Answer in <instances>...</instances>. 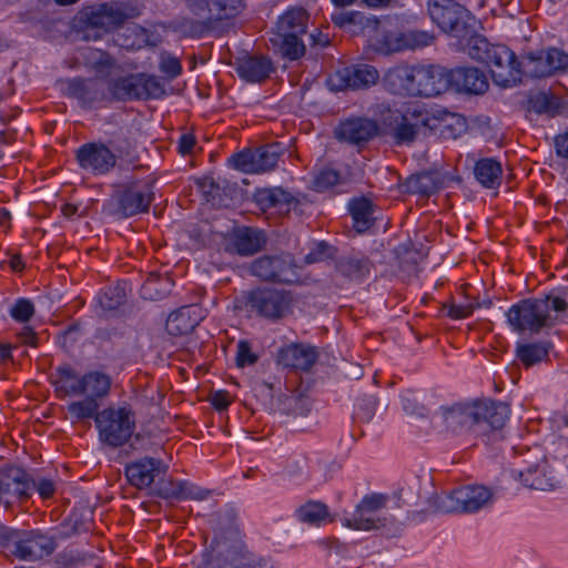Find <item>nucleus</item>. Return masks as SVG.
Wrapping results in <instances>:
<instances>
[{
  "instance_id": "obj_18",
  "label": "nucleus",
  "mask_w": 568,
  "mask_h": 568,
  "mask_svg": "<svg viewBox=\"0 0 568 568\" xmlns=\"http://www.w3.org/2000/svg\"><path fill=\"white\" fill-rule=\"evenodd\" d=\"M33 477L20 466L0 469V505L10 508L13 501L24 503L32 496Z\"/></svg>"
},
{
  "instance_id": "obj_44",
  "label": "nucleus",
  "mask_w": 568,
  "mask_h": 568,
  "mask_svg": "<svg viewBox=\"0 0 568 568\" xmlns=\"http://www.w3.org/2000/svg\"><path fill=\"white\" fill-rule=\"evenodd\" d=\"M402 189L408 194L429 196L436 192V185L432 175L427 173L412 174L402 184Z\"/></svg>"
},
{
  "instance_id": "obj_12",
  "label": "nucleus",
  "mask_w": 568,
  "mask_h": 568,
  "mask_svg": "<svg viewBox=\"0 0 568 568\" xmlns=\"http://www.w3.org/2000/svg\"><path fill=\"white\" fill-rule=\"evenodd\" d=\"M493 498V491L483 485H466L444 493L437 499L443 513L471 514L485 507Z\"/></svg>"
},
{
  "instance_id": "obj_37",
  "label": "nucleus",
  "mask_w": 568,
  "mask_h": 568,
  "mask_svg": "<svg viewBox=\"0 0 568 568\" xmlns=\"http://www.w3.org/2000/svg\"><path fill=\"white\" fill-rule=\"evenodd\" d=\"M92 520L84 514L79 511H71L61 524L55 528V532L52 534L59 540H65L73 536L87 534L92 529Z\"/></svg>"
},
{
  "instance_id": "obj_53",
  "label": "nucleus",
  "mask_w": 568,
  "mask_h": 568,
  "mask_svg": "<svg viewBox=\"0 0 568 568\" xmlns=\"http://www.w3.org/2000/svg\"><path fill=\"white\" fill-rule=\"evenodd\" d=\"M236 366L240 368H244L246 366H252L257 363L258 355L253 352L252 345L246 339H241L237 343L236 347Z\"/></svg>"
},
{
  "instance_id": "obj_42",
  "label": "nucleus",
  "mask_w": 568,
  "mask_h": 568,
  "mask_svg": "<svg viewBox=\"0 0 568 568\" xmlns=\"http://www.w3.org/2000/svg\"><path fill=\"white\" fill-rule=\"evenodd\" d=\"M540 298L541 302L546 304L544 313L548 317V327H552L559 315L566 313L568 310V290H561L557 293L551 292Z\"/></svg>"
},
{
  "instance_id": "obj_64",
  "label": "nucleus",
  "mask_w": 568,
  "mask_h": 568,
  "mask_svg": "<svg viewBox=\"0 0 568 568\" xmlns=\"http://www.w3.org/2000/svg\"><path fill=\"white\" fill-rule=\"evenodd\" d=\"M554 143L557 155L568 160V131L556 135Z\"/></svg>"
},
{
  "instance_id": "obj_27",
  "label": "nucleus",
  "mask_w": 568,
  "mask_h": 568,
  "mask_svg": "<svg viewBox=\"0 0 568 568\" xmlns=\"http://www.w3.org/2000/svg\"><path fill=\"white\" fill-rule=\"evenodd\" d=\"M377 131V125L372 120L362 118L349 119L338 125L336 136L341 141L361 145L373 139Z\"/></svg>"
},
{
  "instance_id": "obj_16",
  "label": "nucleus",
  "mask_w": 568,
  "mask_h": 568,
  "mask_svg": "<svg viewBox=\"0 0 568 568\" xmlns=\"http://www.w3.org/2000/svg\"><path fill=\"white\" fill-rule=\"evenodd\" d=\"M545 310L546 304L541 302L540 297L525 298L511 305L506 316L514 331L538 334L542 328L548 327Z\"/></svg>"
},
{
  "instance_id": "obj_8",
  "label": "nucleus",
  "mask_w": 568,
  "mask_h": 568,
  "mask_svg": "<svg viewBox=\"0 0 568 568\" xmlns=\"http://www.w3.org/2000/svg\"><path fill=\"white\" fill-rule=\"evenodd\" d=\"M128 19L121 4L101 3L81 10L73 27L78 39L97 41L104 33L122 27Z\"/></svg>"
},
{
  "instance_id": "obj_11",
  "label": "nucleus",
  "mask_w": 568,
  "mask_h": 568,
  "mask_svg": "<svg viewBox=\"0 0 568 568\" xmlns=\"http://www.w3.org/2000/svg\"><path fill=\"white\" fill-rule=\"evenodd\" d=\"M108 89L116 101H148L160 99L164 88L158 78L144 72L129 73L111 79Z\"/></svg>"
},
{
  "instance_id": "obj_28",
  "label": "nucleus",
  "mask_w": 568,
  "mask_h": 568,
  "mask_svg": "<svg viewBox=\"0 0 568 568\" xmlns=\"http://www.w3.org/2000/svg\"><path fill=\"white\" fill-rule=\"evenodd\" d=\"M94 301L98 315L113 314L126 302V282H116L102 287Z\"/></svg>"
},
{
  "instance_id": "obj_14",
  "label": "nucleus",
  "mask_w": 568,
  "mask_h": 568,
  "mask_svg": "<svg viewBox=\"0 0 568 568\" xmlns=\"http://www.w3.org/2000/svg\"><path fill=\"white\" fill-rule=\"evenodd\" d=\"M250 272L264 282L293 284L300 278L298 267L290 253L257 257L251 263Z\"/></svg>"
},
{
  "instance_id": "obj_57",
  "label": "nucleus",
  "mask_w": 568,
  "mask_h": 568,
  "mask_svg": "<svg viewBox=\"0 0 568 568\" xmlns=\"http://www.w3.org/2000/svg\"><path fill=\"white\" fill-rule=\"evenodd\" d=\"M34 490L43 500L50 499L55 493V483L49 478H33L32 493Z\"/></svg>"
},
{
  "instance_id": "obj_32",
  "label": "nucleus",
  "mask_w": 568,
  "mask_h": 568,
  "mask_svg": "<svg viewBox=\"0 0 568 568\" xmlns=\"http://www.w3.org/2000/svg\"><path fill=\"white\" fill-rule=\"evenodd\" d=\"M413 82V65L398 64L386 71L383 77V87L386 91L397 95H410Z\"/></svg>"
},
{
  "instance_id": "obj_50",
  "label": "nucleus",
  "mask_w": 568,
  "mask_h": 568,
  "mask_svg": "<svg viewBox=\"0 0 568 568\" xmlns=\"http://www.w3.org/2000/svg\"><path fill=\"white\" fill-rule=\"evenodd\" d=\"M400 404L404 412L412 416L426 417L428 415L427 407L422 404L412 390H406L400 396Z\"/></svg>"
},
{
  "instance_id": "obj_52",
  "label": "nucleus",
  "mask_w": 568,
  "mask_h": 568,
  "mask_svg": "<svg viewBox=\"0 0 568 568\" xmlns=\"http://www.w3.org/2000/svg\"><path fill=\"white\" fill-rule=\"evenodd\" d=\"M179 481V500L192 499V500H204L209 498L211 491L204 489L197 485H194L187 480Z\"/></svg>"
},
{
  "instance_id": "obj_20",
  "label": "nucleus",
  "mask_w": 568,
  "mask_h": 568,
  "mask_svg": "<svg viewBox=\"0 0 568 568\" xmlns=\"http://www.w3.org/2000/svg\"><path fill=\"white\" fill-rule=\"evenodd\" d=\"M432 20L446 33L462 37L467 30L469 11L454 0H429Z\"/></svg>"
},
{
  "instance_id": "obj_21",
  "label": "nucleus",
  "mask_w": 568,
  "mask_h": 568,
  "mask_svg": "<svg viewBox=\"0 0 568 568\" xmlns=\"http://www.w3.org/2000/svg\"><path fill=\"white\" fill-rule=\"evenodd\" d=\"M113 200L116 213L122 217H131L149 212L153 197L142 191L136 182H130L118 186Z\"/></svg>"
},
{
  "instance_id": "obj_1",
  "label": "nucleus",
  "mask_w": 568,
  "mask_h": 568,
  "mask_svg": "<svg viewBox=\"0 0 568 568\" xmlns=\"http://www.w3.org/2000/svg\"><path fill=\"white\" fill-rule=\"evenodd\" d=\"M471 59L487 65L493 81L503 88H510L521 81L524 74L546 78L568 68V53L557 48L529 53L521 63L515 53L504 44H493L486 38L475 37L469 43Z\"/></svg>"
},
{
  "instance_id": "obj_15",
  "label": "nucleus",
  "mask_w": 568,
  "mask_h": 568,
  "mask_svg": "<svg viewBox=\"0 0 568 568\" xmlns=\"http://www.w3.org/2000/svg\"><path fill=\"white\" fill-rule=\"evenodd\" d=\"M282 154L280 143H270L234 153L229 159V163L243 173L260 174L274 170Z\"/></svg>"
},
{
  "instance_id": "obj_41",
  "label": "nucleus",
  "mask_w": 568,
  "mask_h": 568,
  "mask_svg": "<svg viewBox=\"0 0 568 568\" xmlns=\"http://www.w3.org/2000/svg\"><path fill=\"white\" fill-rule=\"evenodd\" d=\"M191 307H182L171 313L166 320L165 329L170 335L182 336L191 333L197 321L191 317Z\"/></svg>"
},
{
  "instance_id": "obj_17",
  "label": "nucleus",
  "mask_w": 568,
  "mask_h": 568,
  "mask_svg": "<svg viewBox=\"0 0 568 568\" xmlns=\"http://www.w3.org/2000/svg\"><path fill=\"white\" fill-rule=\"evenodd\" d=\"M58 87L63 97L77 100L82 109H97L106 101L105 89L95 78L60 79Z\"/></svg>"
},
{
  "instance_id": "obj_35",
  "label": "nucleus",
  "mask_w": 568,
  "mask_h": 568,
  "mask_svg": "<svg viewBox=\"0 0 568 568\" xmlns=\"http://www.w3.org/2000/svg\"><path fill=\"white\" fill-rule=\"evenodd\" d=\"M476 181L485 189H497L501 184L503 165L495 158H481L474 165Z\"/></svg>"
},
{
  "instance_id": "obj_5",
  "label": "nucleus",
  "mask_w": 568,
  "mask_h": 568,
  "mask_svg": "<svg viewBox=\"0 0 568 568\" xmlns=\"http://www.w3.org/2000/svg\"><path fill=\"white\" fill-rule=\"evenodd\" d=\"M50 379L59 398L84 396L101 403L109 396L112 387V377L109 374L89 371L79 375L69 363L59 365Z\"/></svg>"
},
{
  "instance_id": "obj_40",
  "label": "nucleus",
  "mask_w": 568,
  "mask_h": 568,
  "mask_svg": "<svg viewBox=\"0 0 568 568\" xmlns=\"http://www.w3.org/2000/svg\"><path fill=\"white\" fill-rule=\"evenodd\" d=\"M308 14L303 8L288 9L277 21L278 33L298 34L306 32Z\"/></svg>"
},
{
  "instance_id": "obj_2",
  "label": "nucleus",
  "mask_w": 568,
  "mask_h": 568,
  "mask_svg": "<svg viewBox=\"0 0 568 568\" xmlns=\"http://www.w3.org/2000/svg\"><path fill=\"white\" fill-rule=\"evenodd\" d=\"M443 420L452 432H471L487 435L501 429L510 415V406L493 399H475L439 407Z\"/></svg>"
},
{
  "instance_id": "obj_22",
  "label": "nucleus",
  "mask_w": 568,
  "mask_h": 568,
  "mask_svg": "<svg viewBox=\"0 0 568 568\" xmlns=\"http://www.w3.org/2000/svg\"><path fill=\"white\" fill-rule=\"evenodd\" d=\"M317 359V347L302 342L283 345L276 354L278 365L295 372H310Z\"/></svg>"
},
{
  "instance_id": "obj_47",
  "label": "nucleus",
  "mask_w": 568,
  "mask_h": 568,
  "mask_svg": "<svg viewBox=\"0 0 568 568\" xmlns=\"http://www.w3.org/2000/svg\"><path fill=\"white\" fill-rule=\"evenodd\" d=\"M410 49L407 33L387 32L383 36L379 50L384 53L399 52Z\"/></svg>"
},
{
  "instance_id": "obj_54",
  "label": "nucleus",
  "mask_w": 568,
  "mask_h": 568,
  "mask_svg": "<svg viewBox=\"0 0 568 568\" xmlns=\"http://www.w3.org/2000/svg\"><path fill=\"white\" fill-rule=\"evenodd\" d=\"M363 14L358 11H339L332 14V22L339 28L361 24Z\"/></svg>"
},
{
  "instance_id": "obj_7",
  "label": "nucleus",
  "mask_w": 568,
  "mask_h": 568,
  "mask_svg": "<svg viewBox=\"0 0 568 568\" xmlns=\"http://www.w3.org/2000/svg\"><path fill=\"white\" fill-rule=\"evenodd\" d=\"M189 12L201 20H185L191 36L201 38L222 21L237 17L245 7L244 0H184Z\"/></svg>"
},
{
  "instance_id": "obj_3",
  "label": "nucleus",
  "mask_w": 568,
  "mask_h": 568,
  "mask_svg": "<svg viewBox=\"0 0 568 568\" xmlns=\"http://www.w3.org/2000/svg\"><path fill=\"white\" fill-rule=\"evenodd\" d=\"M133 151L134 144L120 128L108 143L93 141L80 145L74 152V159L82 170L95 176L106 175L116 166L119 159L131 158Z\"/></svg>"
},
{
  "instance_id": "obj_34",
  "label": "nucleus",
  "mask_w": 568,
  "mask_h": 568,
  "mask_svg": "<svg viewBox=\"0 0 568 568\" xmlns=\"http://www.w3.org/2000/svg\"><path fill=\"white\" fill-rule=\"evenodd\" d=\"M547 464H537L530 466L525 470H513V477L518 478L521 484L530 489L550 490L554 489L556 484L552 476L547 474Z\"/></svg>"
},
{
  "instance_id": "obj_60",
  "label": "nucleus",
  "mask_w": 568,
  "mask_h": 568,
  "mask_svg": "<svg viewBox=\"0 0 568 568\" xmlns=\"http://www.w3.org/2000/svg\"><path fill=\"white\" fill-rule=\"evenodd\" d=\"M82 559L83 557L80 552L68 548L57 555V562L63 567L72 566Z\"/></svg>"
},
{
  "instance_id": "obj_23",
  "label": "nucleus",
  "mask_w": 568,
  "mask_h": 568,
  "mask_svg": "<svg viewBox=\"0 0 568 568\" xmlns=\"http://www.w3.org/2000/svg\"><path fill=\"white\" fill-rule=\"evenodd\" d=\"M447 90L459 93L483 94L488 88V79L484 71L474 67H460L445 70Z\"/></svg>"
},
{
  "instance_id": "obj_45",
  "label": "nucleus",
  "mask_w": 568,
  "mask_h": 568,
  "mask_svg": "<svg viewBox=\"0 0 568 568\" xmlns=\"http://www.w3.org/2000/svg\"><path fill=\"white\" fill-rule=\"evenodd\" d=\"M282 38L280 50L284 58L297 60L305 53V44L298 34L278 33Z\"/></svg>"
},
{
  "instance_id": "obj_43",
  "label": "nucleus",
  "mask_w": 568,
  "mask_h": 568,
  "mask_svg": "<svg viewBox=\"0 0 568 568\" xmlns=\"http://www.w3.org/2000/svg\"><path fill=\"white\" fill-rule=\"evenodd\" d=\"M100 406L101 403L97 402L91 397H84L79 400H74L67 406V410L71 418L80 422L94 419L97 424V418L100 416Z\"/></svg>"
},
{
  "instance_id": "obj_55",
  "label": "nucleus",
  "mask_w": 568,
  "mask_h": 568,
  "mask_svg": "<svg viewBox=\"0 0 568 568\" xmlns=\"http://www.w3.org/2000/svg\"><path fill=\"white\" fill-rule=\"evenodd\" d=\"M233 568H272L270 561L254 554L242 555L233 565Z\"/></svg>"
},
{
  "instance_id": "obj_36",
  "label": "nucleus",
  "mask_w": 568,
  "mask_h": 568,
  "mask_svg": "<svg viewBox=\"0 0 568 568\" xmlns=\"http://www.w3.org/2000/svg\"><path fill=\"white\" fill-rule=\"evenodd\" d=\"M264 244V233L251 227L236 231L232 237L234 251L243 256L255 254L262 250Z\"/></svg>"
},
{
  "instance_id": "obj_30",
  "label": "nucleus",
  "mask_w": 568,
  "mask_h": 568,
  "mask_svg": "<svg viewBox=\"0 0 568 568\" xmlns=\"http://www.w3.org/2000/svg\"><path fill=\"white\" fill-rule=\"evenodd\" d=\"M374 264L361 252H353L339 258L336 264L337 272L351 281L362 282L371 273Z\"/></svg>"
},
{
  "instance_id": "obj_39",
  "label": "nucleus",
  "mask_w": 568,
  "mask_h": 568,
  "mask_svg": "<svg viewBox=\"0 0 568 568\" xmlns=\"http://www.w3.org/2000/svg\"><path fill=\"white\" fill-rule=\"evenodd\" d=\"M349 213L353 219L354 229L364 233L374 224L373 203L366 197L354 199L349 202Z\"/></svg>"
},
{
  "instance_id": "obj_10",
  "label": "nucleus",
  "mask_w": 568,
  "mask_h": 568,
  "mask_svg": "<svg viewBox=\"0 0 568 568\" xmlns=\"http://www.w3.org/2000/svg\"><path fill=\"white\" fill-rule=\"evenodd\" d=\"M291 292L272 287H256L243 295V304L250 313L277 322L292 312Z\"/></svg>"
},
{
  "instance_id": "obj_46",
  "label": "nucleus",
  "mask_w": 568,
  "mask_h": 568,
  "mask_svg": "<svg viewBox=\"0 0 568 568\" xmlns=\"http://www.w3.org/2000/svg\"><path fill=\"white\" fill-rule=\"evenodd\" d=\"M166 282V278H162L160 275L151 274L141 287L142 297L150 301L161 300L166 294L164 286Z\"/></svg>"
},
{
  "instance_id": "obj_62",
  "label": "nucleus",
  "mask_w": 568,
  "mask_h": 568,
  "mask_svg": "<svg viewBox=\"0 0 568 568\" xmlns=\"http://www.w3.org/2000/svg\"><path fill=\"white\" fill-rule=\"evenodd\" d=\"M465 130V121L462 119H457L456 123H444L443 129L440 130V134L445 138L456 139Z\"/></svg>"
},
{
  "instance_id": "obj_38",
  "label": "nucleus",
  "mask_w": 568,
  "mask_h": 568,
  "mask_svg": "<svg viewBox=\"0 0 568 568\" xmlns=\"http://www.w3.org/2000/svg\"><path fill=\"white\" fill-rule=\"evenodd\" d=\"M552 344L548 341L517 344L516 356L526 367H532L549 358Z\"/></svg>"
},
{
  "instance_id": "obj_33",
  "label": "nucleus",
  "mask_w": 568,
  "mask_h": 568,
  "mask_svg": "<svg viewBox=\"0 0 568 568\" xmlns=\"http://www.w3.org/2000/svg\"><path fill=\"white\" fill-rule=\"evenodd\" d=\"M295 517L300 523L314 527H321L327 523L335 521V516L329 513V508L325 503L312 499L295 510Z\"/></svg>"
},
{
  "instance_id": "obj_59",
  "label": "nucleus",
  "mask_w": 568,
  "mask_h": 568,
  "mask_svg": "<svg viewBox=\"0 0 568 568\" xmlns=\"http://www.w3.org/2000/svg\"><path fill=\"white\" fill-rule=\"evenodd\" d=\"M478 306H479V304L475 305L471 303H468L465 305L452 304L448 308L447 314L453 320H463V318H467L470 315H473L475 308H477Z\"/></svg>"
},
{
  "instance_id": "obj_24",
  "label": "nucleus",
  "mask_w": 568,
  "mask_h": 568,
  "mask_svg": "<svg viewBox=\"0 0 568 568\" xmlns=\"http://www.w3.org/2000/svg\"><path fill=\"white\" fill-rule=\"evenodd\" d=\"M447 91L445 69L435 65H413L412 97H437Z\"/></svg>"
},
{
  "instance_id": "obj_48",
  "label": "nucleus",
  "mask_w": 568,
  "mask_h": 568,
  "mask_svg": "<svg viewBox=\"0 0 568 568\" xmlns=\"http://www.w3.org/2000/svg\"><path fill=\"white\" fill-rule=\"evenodd\" d=\"M529 108L538 114L547 113L555 115L558 110V103L552 95L546 92H538L529 99Z\"/></svg>"
},
{
  "instance_id": "obj_51",
  "label": "nucleus",
  "mask_w": 568,
  "mask_h": 568,
  "mask_svg": "<svg viewBox=\"0 0 568 568\" xmlns=\"http://www.w3.org/2000/svg\"><path fill=\"white\" fill-rule=\"evenodd\" d=\"M9 314L16 322L27 323L34 315V305L28 298H18L11 306Z\"/></svg>"
},
{
  "instance_id": "obj_25",
  "label": "nucleus",
  "mask_w": 568,
  "mask_h": 568,
  "mask_svg": "<svg viewBox=\"0 0 568 568\" xmlns=\"http://www.w3.org/2000/svg\"><path fill=\"white\" fill-rule=\"evenodd\" d=\"M239 77L248 83H263L276 71L273 61L263 54H245L236 60Z\"/></svg>"
},
{
  "instance_id": "obj_9",
  "label": "nucleus",
  "mask_w": 568,
  "mask_h": 568,
  "mask_svg": "<svg viewBox=\"0 0 568 568\" xmlns=\"http://www.w3.org/2000/svg\"><path fill=\"white\" fill-rule=\"evenodd\" d=\"M99 440L111 448H119L128 444L132 438L131 447L138 449L140 434H134L135 415L131 406L125 404L119 407H108L100 412L95 425Z\"/></svg>"
},
{
  "instance_id": "obj_56",
  "label": "nucleus",
  "mask_w": 568,
  "mask_h": 568,
  "mask_svg": "<svg viewBox=\"0 0 568 568\" xmlns=\"http://www.w3.org/2000/svg\"><path fill=\"white\" fill-rule=\"evenodd\" d=\"M160 70L166 74L169 79H175L182 73V64L178 58L166 55L161 59Z\"/></svg>"
},
{
  "instance_id": "obj_31",
  "label": "nucleus",
  "mask_w": 568,
  "mask_h": 568,
  "mask_svg": "<svg viewBox=\"0 0 568 568\" xmlns=\"http://www.w3.org/2000/svg\"><path fill=\"white\" fill-rule=\"evenodd\" d=\"M74 59L78 63H82L98 74L109 73L116 63L108 51L89 45L79 48Z\"/></svg>"
},
{
  "instance_id": "obj_6",
  "label": "nucleus",
  "mask_w": 568,
  "mask_h": 568,
  "mask_svg": "<svg viewBox=\"0 0 568 568\" xmlns=\"http://www.w3.org/2000/svg\"><path fill=\"white\" fill-rule=\"evenodd\" d=\"M381 121L396 144L413 143L422 128H432V116L424 104L416 101L402 103L398 108L383 106Z\"/></svg>"
},
{
  "instance_id": "obj_49",
  "label": "nucleus",
  "mask_w": 568,
  "mask_h": 568,
  "mask_svg": "<svg viewBox=\"0 0 568 568\" xmlns=\"http://www.w3.org/2000/svg\"><path fill=\"white\" fill-rule=\"evenodd\" d=\"M339 179L341 174L338 171L332 168H324L314 175L313 185L315 191L324 192L338 184Z\"/></svg>"
},
{
  "instance_id": "obj_19",
  "label": "nucleus",
  "mask_w": 568,
  "mask_h": 568,
  "mask_svg": "<svg viewBox=\"0 0 568 568\" xmlns=\"http://www.w3.org/2000/svg\"><path fill=\"white\" fill-rule=\"evenodd\" d=\"M379 79L377 69L368 64L343 67L331 73L326 85L332 92L367 89Z\"/></svg>"
},
{
  "instance_id": "obj_26",
  "label": "nucleus",
  "mask_w": 568,
  "mask_h": 568,
  "mask_svg": "<svg viewBox=\"0 0 568 568\" xmlns=\"http://www.w3.org/2000/svg\"><path fill=\"white\" fill-rule=\"evenodd\" d=\"M162 460L154 457H143L125 466L124 474L129 483L138 489L150 487L160 474Z\"/></svg>"
},
{
  "instance_id": "obj_29",
  "label": "nucleus",
  "mask_w": 568,
  "mask_h": 568,
  "mask_svg": "<svg viewBox=\"0 0 568 568\" xmlns=\"http://www.w3.org/2000/svg\"><path fill=\"white\" fill-rule=\"evenodd\" d=\"M254 202L263 212H288L295 197L282 187H266L254 193Z\"/></svg>"
},
{
  "instance_id": "obj_61",
  "label": "nucleus",
  "mask_w": 568,
  "mask_h": 568,
  "mask_svg": "<svg viewBox=\"0 0 568 568\" xmlns=\"http://www.w3.org/2000/svg\"><path fill=\"white\" fill-rule=\"evenodd\" d=\"M196 144V138L193 133H183L178 143V151L182 155H187L193 152Z\"/></svg>"
},
{
  "instance_id": "obj_4",
  "label": "nucleus",
  "mask_w": 568,
  "mask_h": 568,
  "mask_svg": "<svg viewBox=\"0 0 568 568\" xmlns=\"http://www.w3.org/2000/svg\"><path fill=\"white\" fill-rule=\"evenodd\" d=\"M57 538L41 529H18L0 523V551L7 558L36 562L54 554Z\"/></svg>"
},
{
  "instance_id": "obj_58",
  "label": "nucleus",
  "mask_w": 568,
  "mask_h": 568,
  "mask_svg": "<svg viewBox=\"0 0 568 568\" xmlns=\"http://www.w3.org/2000/svg\"><path fill=\"white\" fill-rule=\"evenodd\" d=\"M210 402L214 409L222 412L226 410L229 406L232 404V397L227 390L221 389L213 392L210 395Z\"/></svg>"
},
{
  "instance_id": "obj_63",
  "label": "nucleus",
  "mask_w": 568,
  "mask_h": 568,
  "mask_svg": "<svg viewBox=\"0 0 568 568\" xmlns=\"http://www.w3.org/2000/svg\"><path fill=\"white\" fill-rule=\"evenodd\" d=\"M407 38L410 42V49H414L416 47H426L433 40L432 36H429L426 32H420V31L409 32V33H407Z\"/></svg>"
},
{
  "instance_id": "obj_13",
  "label": "nucleus",
  "mask_w": 568,
  "mask_h": 568,
  "mask_svg": "<svg viewBox=\"0 0 568 568\" xmlns=\"http://www.w3.org/2000/svg\"><path fill=\"white\" fill-rule=\"evenodd\" d=\"M388 496L379 493L365 495L357 504L355 510L342 518V525L353 530L369 531L384 528L386 517L379 515L387 505Z\"/></svg>"
}]
</instances>
